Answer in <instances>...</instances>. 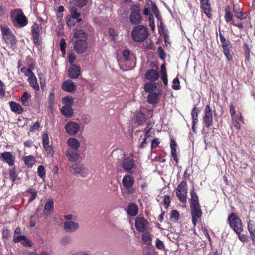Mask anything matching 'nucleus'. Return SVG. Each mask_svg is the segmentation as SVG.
I'll return each instance as SVG.
<instances>
[{
	"label": "nucleus",
	"instance_id": "nucleus-1",
	"mask_svg": "<svg viewBox=\"0 0 255 255\" xmlns=\"http://www.w3.org/2000/svg\"><path fill=\"white\" fill-rule=\"evenodd\" d=\"M131 35L134 41L141 42L146 39L148 35V31L145 26L138 25L133 28Z\"/></svg>",
	"mask_w": 255,
	"mask_h": 255
},
{
	"label": "nucleus",
	"instance_id": "nucleus-2",
	"mask_svg": "<svg viewBox=\"0 0 255 255\" xmlns=\"http://www.w3.org/2000/svg\"><path fill=\"white\" fill-rule=\"evenodd\" d=\"M141 11L139 4H136L131 6L129 19L132 25H138L142 22V17Z\"/></svg>",
	"mask_w": 255,
	"mask_h": 255
},
{
	"label": "nucleus",
	"instance_id": "nucleus-3",
	"mask_svg": "<svg viewBox=\"0 0 255 255\" xmlns=\"http://www.w3.org/2000/svg\"><path fill=\"white\" fill-rule=\"evenodd\" d=\"M1 33L7 45L10 48L15 47L16 39L9 28L7 26L1 27Z\"/></svg>",
	"mask_w": 255,
	"mask_h": 255
},
{
	"label": "nucleus",
	"instance_id": "nucleus-4",
	"mask_svg": "<svg viewBox=\"0 0 255 255\" xmlns=\"http://www.w3.org/2000/svg\"><path fill=\"white\" fill-rule=\"evenodd\" d=\"M229 224L236 234L241 233L243 230L241 220L235 213H231L228 217Z\"/></svg>",
	"mask_w": 255,
	"mask_h": 255
},
{
	"label": "nucleus",
	"instance_id": "nucleus-5",
	"mask_svg": "<svg viewBox=\"0 0 255 255\" xmlns=\"http://www.w3.org/2000/svg\"><path fill=\"white\" fill-rule=\"evenodd\" d=\"M11 15L19 27H24L28 24V19L21 9H16L11 11Z\"/></svg>",
	"mask_w": 255,
	"mask_h": 255
},
{
	"label": "nucleus",
	"instance_id": "nucleus-6",
	"mask_svg": "<svg viewBox=\"0 0 255 255\" xmlns=\"http://www.w3.org/2000/svg\"><path fill=\"white\" fill-rule=\"evenodd\" d=\"M219 37L223 48V52L225 55L227 60L228 61L233 60V56L231 53V45L230 42L229 40L226 39L224 36L219 32Z\"/></svg>",
	"mask_w": 255,
	"mask_h": 255
},
{
	"label": "nucleus",
	"instance_id": "nucleus-7",
	"mask_svg": "<svg viewBox=\"0 0 255 255\" xmlns=\"http://www.w3.org/2000/svg\"><path fill=\"white\" fill-rule=\"evenodd\" d=\"M176 196L179 201L182 203H185L187 201V184L185 181H182L177 186L176 190Z\"/></svg>",
	"mask_w": 255,
	"mask_h": 255
},
{
	"label": "nucleus",
	"instance_id": "nucleus-8",
	"mask_svg": "<svg viewBox=\"0 0 255 255\" xmlns=\"http://www.w3.org/2000/svg\"><path fill=\"white\" fill-rule=\"evenodd\" d=\"M42 27L37 23H34L32 27L31 33L32 39L34 43L39 46L41 44V37Z\"/></svg>",
	"mask_w": 255,
	"mask_h": 255
},
{
	"label": "nucleus",
	"instance_id": "nucleus-9",
	"mask_svg": "<svg viewBox=\"0 0 255 255\" xmlns=\"http://www.w3.org/2000/svg\"><path fill=\"white\" fill-rule=\"evenodd\" d=\"M225 12L224 19L227 23H230V24L237 27L240 30H243L244 29V25L242 22H240L238 24L235 23L233 15L231 13L230 8L229 6L225 8Z\"/></svg>",
	"mask_w": 255,
	"mask_h": 255
},
{
	"label": "nucleus",
	"instance_id": "nucleus-10",
	"mask_svg": "<svg viewBox=\"0 0 255 255\" xmlns=\"http://www.w3.org/2000/svg\"><path fill=\"white\" fill-rule=\"evenodd\" d=\"M149 223L146 219L143 217H138L135 219V227L140 232H144L148 229Z\"/></svg>",
	"mask_w": 255,
	"mask_h": 255
},
{
	"label": "nucleus",
	"instance_id": "nucleus-11",
	"mask_svg": "<svg viewBox=\"0 0 255 255\" xmlns=\"http://www.w3.org/2000/svg\"><path fill=\"white\" fill-rule=\"evenodd\" d=\"M74 51L78 54L84 53L87 49L88 43L85 39H78L74 41L73 46Z\"/></svg>",
	"mask_w": 255,
	"mask_h": 255
},
{
	"label": "nucleus",
	"instance_id": "nucleus-12",
	"mask_svg": "<svg viewBox=\"0 0 255 255\" xmlns=\"http://www.w3.org/2000/svg\"><path fill=\"white\" fill-rule=\"evenodd\" d=\"M192 221L194 226H196L198 219L201 218L202 215L200 205H193L190 206Z\"/></svg>",
	"mask_w": 255,
	"mask_h": 255
},
{
	"label": "nucleus",
	"instance_id": "nucleus-13",
	"mask_svg": "<svg viewBox=\"0 0 255 255\" xmlns=\"http://www.w3.org/2000/svg\"><path fill=\"white\" fill-rule=\"evenodd\" d=\"M124 169L128 173H133L136 169V165L134 161L130 157L125 158L123 162Z\"/></svg>",
	"mask_w": 255,
	"mask_h": 255
},
{
	"label": "nucleus",
	"instance_id": "nucleus-14",
	"mask_svg": "<svg viewBox=\"0 0 255 255\" xmlns=\"http://www.w3.org/2000/svg\"><path fill=\"white\" fill-rule=\"evenodd\" d=\"M65 129L68 134L74 135L79 132L80 126L78 124L76 123L70 122L66 124Z\"/></svg>",
	"mask_w": 255,
	"mask_h": 255
},
{
	"label": "nucleus",
	"instance_id": "nucleus-15",
	"mask_svg": "<svg viewBox=\"0 0 255 255\" xmlns=\"http://www.w3.org/2000/svg\"><path fill=\"white\" fill-rule=\"evenodd\" d=\"M81 73V69L80 66L72 64L68 69V75L72 79H76Z\"/></svg>",
	"mask_w": 255,
	"mask_h": 255
},
{
	"label": "nucleus",
	"instance_id": "nucleus-16",
	"mask_svg": "<svg viewBox=\"0 0 255 255\" xmlns=\"http://www.w3.org/2000/svg\"><path fill=\"white\" fill-rule=\"evenodd\" d=\"M63 228L67 232H74L79 228V224L74 221H66L64 222Z\"/></svg>",
	"mask_w": 255,
	"mask_h": 255
},
{
	"label": "nucleus",
	"instance_id": "nucleus-17",
	"mask_svg": "<svg viewBox=\"0 0 255 255\" xmlns=\"http://www.w3.org/2000/svg\"><path fill=\"white\" fill-rule=\"evenodd\" d=\"M74 174L79 175L81 177H85L87 174V169L81 164H75L73 166Z\"/></svg>",
	"mask_w": 255,
	"mask_h": 255
},
{
	"label": "nucleus",
	"instance_id": "nucleus-18",
	"mask_svg": "<svg viewBox=\"0 0 255 255\" xmlns=\"http://www.w3.org/2000/svg\"><path fill=\"white\" fill-rule=\"evenodd\" d=\"M66 157L70 161H77L79 157V153L78 150L68 149L65 152Z\"/></svg>",
	"mask_w": 255,
	"mask_h": 255
},
{
	"label": "nucleus",
	"instance_id": "nucleus-19",
	"mask_svg": "<svg viewBox=\"0 0 255 255\" xmlns=\"http://www.w3.org/2000/svg\"><path fill=\"white\" fill-rule=\"evenodd\" d=\"M0 158L10 166L13 165L14 163L15 157L12 155L11 153L9 152H4L2 153Z\"/></svg>",
	"mask_w": 255,
	"mask_h": 255
},
{
	"label": "nucleus",
	"instance_id": "nucleus-20",
	"mask_svg": "<svg viewBox=\"0 0 255 255\" xmlns=\"http://www.w3.org/2000/svg\"><path fill=\"white\" fill-rule=\"evenodd\" d=\"M62 90L67 92H72L76 89V86L71 80L64 81L61 86Z\"/></svg>",
	"mask_w": 255,
	"mask_h": 255
},
{
	"label": "nucleus",
	"instance_id": "nucleus-21",
	"mask_svg": "<svg viewBox=\"0 0 255 255\" xmlns=\"http://www.w3.org/2000/svg\"><path fill=\"white\" fill-rule=\"evenodd\" d=\"M13 242L18 243L19 242L24 246L31 247L33 245L32 242L27 237L24 235H20L14 237Z\"/></svg>",
	"mask_w": 255,
	"mask_h": 255
},
{
	"label": "nucleus",
	"instance_id": "nucleus-22",
	"mask_svg": "<svg viewBox=\"0 0 255 255\" xmlns=\"http://www.w3.org/2000/svg\"><path fill=\"white\" fill-rule=\"evenodd\" d=\"M145 77L148 80L154 82L159 79V74L157 71L150 69L146 71Z\"/></svg>",
	"mask_w": 255,
	"mask_h": 255
},
{
	"label": "nucleus",
	"instance_id": "nucleus-23",
	"mask_svg": "<svg viewBox=\"0 0 255 255\" xmlns=\"http://www.w3.org/2000/svg\"><path fill=\"white\" fill-rule=\"evenodd\" d=\"M42 139L44 150L47 152V154L52 155L53 154V150L52 146L49 145V137L47 133L43 134Z\"/></svg>",
	"mask_w": 255,
	"mask_h": 255
},
{
	"label": "nucleus",
	"instance_id": "nucleus-24",
	"mask_svg": "<svg viewBox=\"0 0 255 255\" xmlns=\"http://www.w3.org/2000/svg\"><path fill=\"white\" fill-rule=\"evenodd\" d=\"M247 228L250 235V238L254 243L255 242V223L254 221L250 220L248 221Z\"/></svg>",
	"mask_w": 255,
	"mask_h": 255
},
{
	"label": "nucleus",
	"instance_id": "nucleus-25",
	"mask_svg": "<svg viewBox=\"0 0 255 255\" xmlns=\"http://www.w3.org/2000/svg\"><path fill=\"white\" fill-rule=\"evenodd\" d=\"M146 119L147 117L145 115V113H135L133 121L137 125H141L146 121Z\"/></svg>",
	"mask_w": 255,
	"mask_h": 255
},
{
	"label": "nucleus",
	"instance_id": "nucleus-26",
	"mask_svg": "<svg viewBox=\"0 0 255 255\" xmlns=\"http://www.w3.org/2000/svg\"><path fill=\"white\" fill-rule=\"evenodd\" d=\"M112 156L115 160H117L116 163L118 164H120L121 162L125 159L124 151L120 149L115 150L112 153Z\"/></svg>",
	"mask_w": 255,
	"mask_h": 255
},
{
	"label": "nucleus",
	"instance_id": "nucleus-27",
	"mask_svg": "<svg viewBox=\"0 0 255 255\" xmlns=\"http://www.w3.org/2000/svg\"><path fill=\"white\" fill-rule=\"evenodd\" d=\"M134 179L131 176L127 174L122 179V183L125 188L132 187L134 184Z\"/></svg>",
	"mask_w": 255,
	"mask_h": 255
},
{
	"label": "nucleus",
	"instance_id": "nucleus-28",
	"mask_svg": "<svg viewBox=\"0 0 255 255\" xmlns=\"http://www.w3.org/2000/svg\"><path fill=\"white\" fill-rule=\"evenodd\" d=\"M67 144L69 147L68 149L78 150L80 147V144L78 139L71 137L68 139Z\"/></svg>",
	"mask_w": 255,
	"mask_h": 255
},
{
	"label": "nucleus",
	"instance_id": "nucleus-29",
	"mask_svg": "<svg viewBox=\"0 0 255 255\" xmlns=\"http://www.w3.org/2000/svg\"><path fill=\"white\" fill-rule=\"evenodd\" d=\"M201 11L206 16L210 19L212 17L211 7L210 3H203L200 5Z\"/></svg>",
	"mask_w": 255,
	"mask_h": 255
},
{
	"label": "nucleus",
	"instance_id": "nucleus-30",
	"mask_svg": "<svg viewBox=\"0 0 255 255\" xmlns=\"http://www.w3.org/2000/svg\"><path fill=\"white\" fill-rule=\"evenodd\" d=\"M127 212L131 216H136L138 213V208L134 203H130L127 208Z\"/></svg>",
	"mask_w": 255,
	"mask_h": 255
},
{
	"label": "nucleus",
	"instance_id": "nucleus-31",
	"mask_svg": "<svg viewBox=\"0 0 255 255\" xmlns=\"http://www.w3.org/2000/svg\"><path fill=\"white\" fill-rule=\"evenodd\" d=\"M73 37L76 40L85 39L87 38V34L82 29H74L73 30Z\"/></svg>",
	"mask_w": 255,
	"mask_h": 255
},
{
	"label": "nucleus",
	"instance_id": "nucleus-32",
	"mask_svg": "<svg viewBox=\"0 0 255 255\" xmlns=\"http://www.w3.org/2000/svg\"><path fill=\"white\" fill-rule=\"evenodd\" d=\"M54 209V203L52 199H50L46 203L43 213L45 215L49 216L50 212L53 211Z\"/></svg>",
	"mask_w": 255,
	"mask_h": 255
},
{
	"label": "nucleus",
	"instance_id": "nucleus-33",
	"mask_svg": "<svg viewBox=\"0 0 255 255\" xmlns=\"http://www.w3.org/2000/svg\"><path fill=\"white\" fill-rule=\"evenodd\" d=\"M28 81L30 86L35 90L38 91L39 90V86L37 83V78L34 73H32V75L28 77Z\"/></svg>",
	"mask_w": 255,
	"mask_h": 255
},
{
	"label": "nucleus",
	"instance_id": "nucleus-34",
	"mask_svg": "<svg viewBox=\"0 0 255 255\" xmlns=\"http://www.w3.org/2000/svg\"><path fill=\"white\" fill-rule=\"evenodd\" d=\"M159 100L158 94L156 92H151L147 96V101L150 104H156Z\"/></svg>",
	"mask_w": 255,
	"mask_h": 255
},
{
	"label": "nucleus",
	"instance_id": "nucleus-35",
	"mask_svg": "<svg viewBox=\"0 0 255 255\" xmlns=\"http://www.w3.org/2000/svg\"><path fill=\"white\" fill-rule=\"evenodd\" d=\"M190 193L191 195L190 206H193L194 205L196 206L200 205L198 197L195 193L194 189H193L191 190Z\"/></svg>",
	"mask_w": 255,
	"mask_h": 255
},
{
	"label": "nucleus",
	"instance_id": "nucleus-36",
	"mask_svg": "<svg viewBox=\"0 0 255 255\" xmlns=\"http://www.w3.org/2000/svg\"><path fill=\"white\" fill-rule=\"evenodd\" d=\"M203 121L205 126L209 127L212 122V113H205Z\"/></svg>",
	"mask_w": 255,
	"mask_h": 255
},
{
	"label": "nucleus",
	"instance_id": "nucleus-37",
	"mask_svg": "<svg viewBox=\"0 0 255 255\" xmlns=\"http://www.w3.org/2000/svg\"><path fill=\"white\" fill-rule=\"evenodd\" d=\"M142 241L147 245H149L151 244L152 235L149 232H144L142 235Z\"/></svg>",
	"mask_w": 255,
	"mask_h": 255
},
{
	"label": "nucleus",
	"instance_id": "nucleus-38",
	"mask_svg": "<svg viewBox=\"0 0 255 255\" xmlns=\"http://www.w3.org/2000/svg\"><path fill=\"white\" fill-rule=\"evenodd\" d=\"M24 163L28 167H32L35 163V158L33 156H27L24 159Z\"/></svg>",
	"mask_w": 255,
	"mask_h": 255
},
{
	"label": "nucleus",
	"instance_id": "nucleus-39",
	"mask_svg": "<svg viewBox=\"0 0 255 255\" xmlns=\"http://www.w3.org/2000/svg\"><path fill=\"white\" fill-rule=\"evenodd\" d=\"M151 129V128L147 127L144 130V132L145 134L146 137H144L143 141L142 142L141 144L139 146L140 148H143L145 147V146L147 144V140L150 138V137H148L149 135V132Z\"/></svg>",
	"mask_w": 255,
	"mask_h": 255
},
{
	"label": "nucleus",
	"instance_id": "nucleus-40",
	"mask_svg": "<svg viewBox=\"0 0 255 255\" xmlns=\"http://www.w3.org/2000/svg\"><path fill=\"white\" fill-rule=\"evenodd\" d=\"M151 10L152 12L154 13L156 18H157L158 21H162V17L161 15H160V12L158 10V8L157 6L156 5L155 3H152L151 4Z\"/></svg>",
	"mask_w": 255,
	"mask_h": 255
},
{
	"label": "nucleus",
	"instance_id": "nucleus-41",
	"mask_svg": "<svg viewBox=\"0 0 255 255\" xmlns=\"http://www.w3.org/2000/svg\"><path fill=\"white\" fill-rule=\"evenodd\" d=\"M10 106L13 112H23L21 105L14 101L10 102Z\"/></svg>",
	"mask_w": 255,
	"mask_h": 255
},
{
	"label": "nucleus",
	"instance_id": "nucleus-42",
	"mask_svg": "<svg viewBox=\"0 0 255 255\" xmlns=\"http://www.w3.org/2000/svg\"><path fill=\"white\" fill-rule=\"evenodd\" d=\"M33 69V65H30L29 66V68H27L25 67H23L21 68L20 71L22 73H24L25 76H30V75H32L33 72H32V69Z\"/></svg>",
	"mask_w": 255,
	"mask_h": 255
},
{
	"label": "nucleus",
	"instance_id": "nucleus-43",
	"mask_svg": "<svg viewBox=\"0 0 255 255\" xmlns=\"http://www.w3.org/2000/svg\"><path fill=\"white\" fill-rule=\"evenodd\" d=\"M231 117L232 121H241L242 122L244 123L243 118L241 113H231Z\"/></svg>",
	"mask_w": 255,
	"mask_h": 255
},
{
	"label": "nucleus",
	"instance_id": "nucleus-44",
	"mask_svg": "<svg viewBox=\"0 0 255 255\" xmlns=\"http://www.w3.org/2000/svg\"><path fill=\"white\" fill-rule=\"evenodd\" d=\"M170 146L171 148V154L177 153L176 148L177 147V144L175 140L173 138H171Z\"/></svg>",
	"mask_w": 255,
	"mask_h": 255
},
{
	"label": "nucleus",
	"instance_id": "nucleus-45",
	"mask_svg": "<svg viewBox=\"0 0 255 255\" xmlns=\"http://www.w3.org/2000/svg\"><path fill=\"white\" fill-rule=\"evenodd\" d=\"M71 241V237L68 236H65L63 237L60 240V244L64 246H66L69 244Z\"/></svg>",
	"mask_w": 255,
	"mask_h": 255
},
{
	"label": "nucleus",
	"instance_id": "nucleus-46",
	"mask_svg": "<svg viewBox=\"0 0 255 255\" xmlns=\"http://www.w3.org/2000/svg\"><path fill=\"white\" fill-rule=\"evenodd\" d=\"M249 14L250 12H242L241 11L240 12L237 13V14H236L235 16L238 19L243 20L246 19V18L249 16Z\"/></svg>",
	"mask_w": 255,
	"mask_h": 255
},
{
	"label": "nucleus",
	"instance_id": "nucleus-47",
	"mask_svg": "<svg viewBox=\"0 0 255 255\" xmlns=\"http://www.w3.org/2000/svg\"><path fill=\"white\" fill-rule=\"evenodd\" d=\"M76 6L80 8L84 7L87 3L88 0H73Z\"/></svg>",
	"mask_w": 255,
	"mask_h": 255
},
{
	"label": "nucleus",
	"instance_id": "nucleus-48",
	"mask_svg": "<svg viewBox=\"0 0 255 255\" xmlns=\"http://www.w3.org/2000/svg\"><path fill=\"white\" fill-rule=\"evenodd\" d=\"M156 87H155L153 84L150 83H146L144 84V89L146 92L151 93V91H153Z\"/></svg>",
	"mask_w": 255,
	"mask_h": 255
},
{
	"label": "nucleus",
	"instance_id": "nucleus-49",
	"mask_svg": "<svg viewBox=\"0 0 255 255\" xmlns=\"http://www.w3.org/2000/svg\"><path fill=\"white\" fill-rule=\"evenodd\" d=\"M30 98V95L27 92H24L21 98V102L22 104L25 106L28 105V99Z\"/></svg>",
	"mask_w": 255,
	"mask_h": 255
},
{
	"label": "nucleus",
	"instance_id": "nucleus-50",
	"mask_svg": "<svg viewBox=\"0 0 255 255\" xmlns=\"http://www.w3.org/2000/svg\"><path fill=\"white\" fill-rule=\"evenodd\" d=\"M62 101L65 105H72L74 103V99L71 96H66L63 98Z\"/></svg>",
	"mask_w": 255,
	"mask_h": 255
},
{
	"label": "nucleus",
	"instance_id": "nucleus-51",
	"mask_svg": "<svg viewBox=\"0 0 255 255\" xmlns=\"http://www.w3.org/2000/svg\"><path fill=\"white\" fill-rule=\"evenodd\" d=\"M173 84L172 87L174 90H177L180 89V81L178 77L173 79Z\"/></svg>",
	"mask_w": 255,
	"mask_h": 255
},
{
	"label": "nucleus",
	"instance_id": "nucleus-52",
	"mask_svg": "<svg viewBox=\"0 0 255 255\" xmlns=\"http://www.w3.org/2000/svg\"><path fill=\"white\" fill-rule=\"evenodd\" d=\"M66 42L64 38H62L60 42V50L63 55L66 53Z\"/></svg>",
	"mask_w": 255,
	"mask_h": 255
},
{
	"label": "nucleus",
	"instance_id": "nucleus-53",
	"mask_svg": "<svg viewBox=\"0 0 255 255\" xmlns=\"http://www.w3.org/2000/svg\"><path fill=\"white\" fill-rule=\"evenodd\" d=\"M37 172L40 178L44 179L45 177V168L43 165H39L38 166Z\"/></svg>",
	"mask_w": 255,
	"mask_h": 255
},
{
	"label": "nucleus",
	"instance_id": "nucleus-54",
	"mask_svg": "<svg viewBox=\"0 0 255 255\" xmlns=\"http://www.w3.org/2000/svg\"><path fill=\"white\" fill-rule=\"evenodd\" d=\"M155 246L157 249L161 250H164L165 249V246L163 242L160 240L159 238H157L156 240Z\"/></svg>",
	"mask_w": 255,
	"mask_h": 255
},
{
	"label": "nucleus",
	"instance_id": "nucleus-55",
	"mask_svg": "<svg viewBox=\"0 0 255 255\" xmlns=\"http://www.w3.org/2000/svg\"><path fill=\"white\" fill-rule=\"evenodd\" d=\"M5 86L4 83L0 80V96L3 97L5 96Z\"/></svg>",
	"mask_w": 255,
	"mask_h": 255
},
{
	"label": "nucleus",
	"instance_id": "nucleus-56",
	"mask_svg": "<svg viewBox=\"0 0 255 255\" xmlns=\"http://www.w3.org/2000/svg\"><path fill=\"white\" fill-rule=\"evenodd\" d=\"M28 192L31 194V197L28 199V202H31L34 200L37 196V192L35 189H30L28 191Z\"/></svg>",
	"mask_w": 255,
	"mask_h": 255
},
{
	"label": "nucleus",
	"instance_id": "nucleus-57",
	"mask_svg": "<svg viewBox=\"0 0 255 255\" xmlns=\"http://www.w3.org/2000/svg\"><path fill=\"white\" fill-rule=\"evenodd\" d=\"M149 26L151 27L152 30L155 29L154 18L152 14H149Z\"/></svg>",
	"mask_w": 255,
	"mask_h": 255
},
{
	"label": "nucleus",
	"instance_id": "nucleus-58",
	"mask_svg": "<svg viewBox=\"0 0 255 255\" xmlns=\"http://www.w3.org/2000/svg\"><path fill=\"white\" fill-rule=\"evenodd\" d=\"M157 52L159 57L161 60H164L165 58V53L164 50L161 46H159L157 49Z\"/></svg>",
	"mask_w": 255,
	"mask_h": 255
},
{
	"label": "nucleus",
	"instance_id": "nucleus-59",
	"mask_svg": "<svg viewBox=\"0 0 255 255\" xmlns=\"http://www.w3.org/2000/svg\"><path fill=\"white\" fill-rule=\"evenodd\" d=\"M244 48L246 59L249 60L250 57V49L247 44H244Z\"/></svg>",
	"mask_w": 255,
	"mask_h": 255
},
{
	"label": "nucleus",
	"instance_id": "nucleus-60",
	"mask_svg": "<svg viewBox=\"0 0 255 255\" xmlns=\"http://www.w3.org/2000/svg\"><path fill=\"white\" fill-rule=\"evenodd\" d=\"M135 192V190L132 187L129 188H126L125 190L122 191V193L124 196L128 195L129 194H132Z\"/></svg>",
	"mask_w": 255,
	"mask_h": 255
},
{
	"label": "nucleus",
	"instance_id": "nucleus-61",
	"mask_svg": "<svg viewBox=\"0 0 255 255\" xmlns=\"http://www.w3.org/2000/svg\"><path fill=\"white\" fill-rule=\"evenodd\" d=\"M10 178L14 182L16 180L17 175L15 169H12L9 171Z\"/></svg>",
	"mask_w": 255,
	"mask_h": 255
},
{
	"label": "nucleus",
	"instance_id": "nucleus-62",
	"mask_svg": "<svg viewBox=\"0 0 255 255\" xmlns=\"http://www.w3.org/2000/svg\"><path fill=\"white\" fill-rule=\"evenodd\" d=\"M40 127V124L39 122H35L32 126L30 128V131L34 132L38 130Z\"/></svg>",
	"mask_w": 255,
	"mask_h": 255
},
{
	"label": "nucleus",
	"instance_id": "nucleus-63",
	"mask_svg": "<svg viewBox=\"0 0 255 255\" xmlns=\"http://www.w3.org/2000/svg\"><path fill=\"white\" fill-rule=\"evenodd\" d=\"M170 203V196L165 195L164 197L163 200V205L164 206L165 208H167Z\"/></svg>",
	"mask_w": 255,
	"mask_h": 255
},
{
	"label": "nucleus",
	"instance_id": "nucleus-64",
	"mask_svg": "<svg viewBox=\"0 0 255 255\" xmlns=\"http://www.w3.org/2000/svg\"><path fill=\"white\" fill-rule=\"evenodd\" d=\"M123 55L124 56V59L126 61L129 60L130 55V51L128 49H125L123 51Z\"/></svg>",
	"mask_w": 255,
	"mask_h": 255
}]
</instances>
